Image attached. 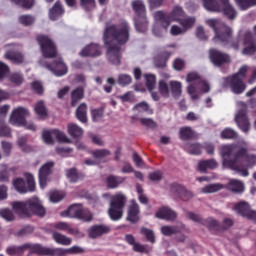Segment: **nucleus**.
<instances>
[{
	"label": "nucleus",
	"instance_id": "obj_41",
	"mask_svg": "<svg viewBox=\"0 0 256 256\" xmlns=\"http://www.w3.org/2000/svg\"><path fill=\"white\" fill-rule=\"evenodd\" d=\"M34 111L40 119L47 118V106H45V102L40 100L34 106Z\"/></svg>",
	"mask_w": 256,
	"mask_h": 256
},
{
	"label": "nucleus",
	"instance_id": "obj_42",
	"mask_svg": "<svg viewBox=\"0 0 256 256\" xmlns=\"http://www.w3.org/2000/svg\"><path fill=\"white\" fill-rule=\"evenodd\" d=\"M76 117L81 123H87V104H80L76 110Z\"/></svg>",
	"mask_w": 256,
	"mask_h": 256
},
{
	"label": "nucleus",
	"instance_id": "obj_11",
	"mask_svg": "<svg viewBox=\"0 0 256 256\" xmlns=\"http://www.w3.org/2000/svg\"><path fill=\"white\" fill-rule=\"evenodd\" d=\"M42 139L46 145H55V139L60 143H71V139L59 130H44L42 132Z\"/></svg>",
	"mask_w": 256,
	"mask_h": 256
},
{
	"label": "nucleus",
	"instance_id": "obj_33",
	"mask_svg": "<svg viewBox=\"0 0 256 256\" xmlns=\"http://www.w3.org/2000/svg\"><path fill=\"white\" fill-rule=\"evenodd\" d=\"M202 5L206 11L221 12V0H202Z\"/></svg>",
	"mask_w": 256,
	"mask_h": 256
},
{
	"label": "nucleus",
	"instance_id": "obj_14",
	"mask_svg": "<svg viewBox=\"0 0 256 256\" xmlns=\"http://www.w3.org/2000/svg\"><path fill=\"white\" fill-rule=\"evenodd\" d=\"M25 250L36 255L57 256V248L43 247L40 244H24Z\"/></svg>",
	"mask_w": 256,
	"mask_h": 256
},
{
	"label": "nucleus",
	"instance_id": "obj_1",
	"mask_svg": "<svg viewBox=\"0 0 256 256\" xmlns=\"http://www.w3.org/2000/svg\"><path fill=\"white\" fill-rule=\"evenodd\" d=\"M129 41V24L107 25L104 31V42L107 45V59L112 65L121 63V47Z\"/></svg>",
	"mask_w": 256,
	"mask_h": 256
},
{
	"label": "nucleus",
	"instance_id": "obj_4",
	"mask_svg": "<svg viewBox=\"0 0 256 256\" xmlns=\"http://www.w3.org/2000/svg\"><path fill=\"white\" fill-rule=\"evenodd\" d=\"M208 27H211L215 33L214 41H221V43H229L233 35V29L225 25L221 20L209 18L205 21Z\"/></svg>",
	"mask_w": 256,
	"mask_h": 256
},
{
	"label": "nucleus",
	"instance_id": "obj_52",
	"mask_svg": "<svg viewBox=\"0 0 256 256\" xmlns=\"http://www.w3.org/2000/svg\"><path fill=\"white\" fill-rule=\"evenodd\" d=\"M159 93L162 97H169V93H171V87L164 80L159 82Z\"/></svg>",
	"mask_w": 256,
	"mask_h": 256
},
{
	"label": "nucleus",
	"instance_id": "obj_37",
	"mask_svg": "<svg viewBox=\"0 0 256 256\" xmlns=\"http://www.w3.org/2000/svg\"><path fill=\"white\" fill-rule=\"evenodd\" d=\"M5 58L11 61L12 63H15L16 65H19L25 61V58L21 52H6Z\"/></svg>",
	"mask_w": 256,
	"mask_h": 256
},
{
	"label": "nucleus",
	"instance_id": "obj_51",
	"mask_svg": "<svg viewBox=\"0 0 256 256\" xmlns=\"http://www.w3.org/2000/svg\"><path fill=\"white\" fill-rule=\"evenodd\" d=\"M133 82V78L128 74H119L118 75V84L121 87H127V85H131Z\"/></svg>",
	"mask_w": 256,
	"mask_h": 256
},
{
	"label": "nucleus",
	"instance_id": "obj_53",
	"mask_svg": "<svg viewBox=\"0 0 256 256\" xmlns=\"http://www.w3.org/2000/svg\"><path fill=\"white\" fill-rule=\"evenodd\" d=\"M186 81L190 85H198L199 81H201V76L197 72H190L186 76Z\"/></svg>",
	"mask_w": 256,
	"mask_h": 256
},
{
	"label": "nucleus",
	"instance_id": "obj_49",
	"mask_svg": "<svg viewBox=\"0 0 256 256\" xmlns=\"http://www.w3.org/2000/svg\"><path fill=\"white\" fill-rule=\"evenodd\" d=\"M109 155H111V151L108 149H98L92 152V156L97 161H101V159H105V157H109Z\"/></svg>",
	"mask_w": 256,
	"mask_h": 256
},
{
	"label": "nucleus",
	"instance_id": "obj_6",
	"mask_svg": "<svg viewBox=\"0 0 256 256\" xmlns=\"http://www.w3.org/2000/svg\"><path fill=\"white\" fill-rule=\"evenodd\" d=\"M252 39L253 33L246 32L243 36L239 35L236 39H234L232 41L231 47L237 51L241 45L244 44L246 47L242 50V55H255L256 45Z\"/></svg>",
	"mask_w": 256,
	"mask_h": 256
},
{
	"label": "nucleus",
	"instance_id": "obj_56",
	"mask_svg": "<svg viewBox=\"0 0 256 256\" xmlns=\"http://www.w3.org/2000/svg\"><path fill=\"white\" fill-rule=\"evenodd\" d=\"M8 255H20L21 253H25V244L21 246H11L7 248Z\"/></svg>",
	"mask_w": 256,
	"mask_h": 256
},
{
	"label": "nucleus",
	"instance_id": "obj_35",
	"mask_svg": "<svg viewBox=\"0 0 256 256\" xmlns=\"http://www.w3.org/2000/svg\"><path fill=\"white\" fill-rule=\"evenodd\" d=\"M207 169H217V161L210 159L202 160L198 163V170L201 173H205Z\"/></svg>",
	"mask_w": 256,
	"mask_h": 256
},
{
	"label": "nucleus",
	"instance_id": "obj_12",
	"mask_svg": "<svg viewBox=\"0 0 256 256\" xmlns=\"http://www.w3.org/2000/svg\"><path fill=\"white\" fill-rule=\"evenodd\" d=\"M26 181L23 178H16L13 180L14 189L18 193H28V191H35V177L32 174H26Z\"/></svg>",
	"mask_w": 256,
	"mask_h": 256
},
{
	"label": "nucleus",
	"instance_id": "obj_46",
	"mask_svg": "<svg viewBox=\"0 0 256 256\" xmlns=\"http://www.w3.org/2000/svg\"><path fill=\"white\" fill-rule=\"evenodd\" d=\"M133 110L138 111L139 113H148V115H153V109L149 107V104L147 102H140L136 104Z\"/></svg>",
	"mask_w": 256,
	"mask_h": 256
},
{
	"label": "nucleus",
	"instance_id": "obj_16",
	"mask_svg": "<svg viewBox=\"0 0 256 256\" xmlns=\"http://www.w3.org/2000/svg\"><path fill=\"white\" fill-rule=\"evenodd\" d=\"M233 211L241 215L242 217H246L247 219H252V221H256V211L251 209L249 203L242 201L234 205Z\"/></svg>",
	"mask_w": 256,
	"mask_h": 256
},
{
	"label": "nucleus",
	"instance_id": "obj_57",
	"mask_svg": "<svg viewBox=\"0 0 256 256\" xmlns=\"http://www.w3.org/2000/svg\"><path fill=\"white\" fill-rule=\"evenodd\" d=\"M141 233L144 235V237H146L149 243H155V232L153 230L148 228H141Z\"/></svg>",
	"mask_w": 256,
	"mask_h": 256
},
{
	"label": "nucleus",
	"instance_id": "obj_17",
	"mask_svg": "<svg viewBox=\"0 0 256 256\" xmlns=\"http://www.w3.org/2000/svg\"><path fill=\"white\" fill-rule=\"evenodd\" d=\"M226 85H229L231 88L232 93L235 95H241L247 89V85H245V82L237 76H229L225 78Z\"/></svg>",
	"mask_w": 256,
	"mask_h": 256
},
{
	"label": "nucleus",
	"instance_id": "obj_32",
	"mask_svg": "<svg viewBox=\"0 0 256 256\" xmlns=\"http://www.w3.org/2000/svg\"><path fill=\"white\" fill-rule=\"evenodd\" d=\"M186 14L185 11L181 6H174L171 13L168 16L167 21L171 23V21H177L178 23L185 18Z\"/></svg>",
	"mask_w": 256,
	"mask_h": 256
},
{
	"label": "nucleus",
	"instance_id": "obj_2",
	"mask_svg": "<svg viewBox=\"0 0 256 256\" xmlns=\"http://www.w3.org/2000/svg\"><path fill=\"white\" fill-rule=\"evenodd\" d=\"M222 157V167L231 169L242 177H249V170L241 165V157L247 155V143L241 141L238 145H222L219 148Z\"/></svg>",
	"mask_w": 256,
	"mask_h": 256
},
{
	"label": "nucleus",
	"instance_id": "obj_21",
	"mask_svg": "<svg viewBox=\"0 0 256 256\" xmlns=\"http://www.w3.org/2000/svg\"><path fill=\"white\" fill-rule=\"evenodd\" d=\"M55 167V162L49 161L44 164L39 170V181L41 189H45L47 185L48 177L51 175V170Z\"/></svg>",
	"mask_w": 256,
	"mask_h": 256
},
{
	"label": "nucleus",
	"instance_id": "obj_34",
	"mask_svg": "<svg viewBox=\"0 0 256 256\" xmlns=\"http://www.w3.org/2000/svg\"><path fill=\"white\" fill-rule=\"evenodd\" d=\"M52 239L57 243L58 245H64V247H69L72 243V239L59 233V232H52Z\"/></svg>",
	"mask_w": 256,
	"mask_h": 256
},
{
	"label": "nucleus",
	"instance_id": "obj_27",
	"mask_svg": "<svg viewBox=\"0 0 256 256\" xmlns=\"http://www.w3.org/2000/svg\"><path fill=\"white\" fill-rule=\"evenodd\" d=\"M85 253V249L81 246H72L70 248H56V256L81 255Z\"/></svg>",
	"mask_w": 256,
	"mask_h": 256
},
{
	"label": "nucleus",
	"instance_id": "obj_39",
	"mask_svg": "<svg viewBox=\"0 0 256 256\" xmlns=\"http://www.w3.org/2000/svg\"><path fill=\"white\" fill-rule=\"evenodd\" d=\"M63 13H65V11L63 10V6H61L60 2H56L49 11V17L52 21H55L57 17H61Z\"/></svg>",
	"mask_w": 256,
	"mask_h": 256
},
{
	"label": "nucleus",
	"instance_id": "obj_60",
	"mask_svg": "<svg viewBox=\"0 0 256 256\" xmlns=\"http://www.w3.org/2000/svg\"><path fill=\"white\" fill-rule=\"evenodd\" d=\"M202 225H206L207 227H211L212 229H221V224L214 218H207L202 221Z\"/></svg>",
	"mask_w": 256,
	"mask_h": 256
},
{
	"label": "nucleus",
	"instance_id": "obj_13",
	"mask_svg": "<svg viewBox=\"0 0 256 256\" xmlns=\"http://www.w3.org/2000/svg\"><path fill=\"white\" fill-rule=\"evenodd\" d=\"M37 41L42 49L44 57L51 59L57 55L55 44L47 36H38Z\"/></svg>",
	"mask_w": 256,
	"mask_h": 256
},
{
	"label": "nucleus",
	"instance_id": "obj_8",
	"mask_svg": "<svg viewBox=\"0 0 256 256\" xmlns=\"http://www.w3.org/2000/svg\"><path fill=\"white\" fill-rule=\"evenodd\" d=\"M237 107L239 110L235 115V122L243 133H249L251 123H249V118H247V104L244 102H238Z\"/></svg>",
	"mask_w": 256,
	"mask_h": 256
},
{
	"label": "nucleus",
	"instance_id": "obj_10",
	"mask_svg": "<svg viewBox=\"0 0 256 256\" xmlns=\"http://www.w3.org/2000/svg\"><path fill=\"white\" fill-rule=\"evenodd\" d=\"M154 18L156 22L153 27V34L156 37H163V35L167 33V27L171 25V22L167 20V17L165 16V12L163 11L155 12Z\"/></svg>",
	"mask_w": 256,
	"mask_h": 256
},
{
	"label": "nucleus",
	"instance_id": "obj_64",
	"mask_svg": "<svg viewBox=\"0 0 256 256\" xmlns=\"http://www.w3.org/2000/svg\"><path fill=\"white\" fill-rule=\"evenodd\" d=\"M78 219L85 222L93 221V213H91V211L87 210L86 208H82L80 218Z\"/></svg>",
	"mask_w": 256,
	"mask_h": 256
},
{
	"label": "nucleus",
	"instance_id": "obj_30",
	"mask_svg": "<svg viewBox=\"0 0 256 256\" xmlns=\"http://www.w3.org/2000/svg\"><path fill=\"white\" fill-rule=\"evenodd\" d=\"M226 189L231 193H243L245 191V184L241 180L230 179L226 185Z\"/></svg>",
	"mask_w": 256,
	"mask_h": 256
},
{
	"label": "nucleus",
	"instance_id": "obj_62",
	"mask_svg": "<svg viewBox=\"0 0 256 256\" xmlns=\"http://www.w3.org/2000/svg\"><path fill=\"white\" fill-rule=\"evenodd\" d=\"M31 88L34 91V93H37V95H43V93H45V88L43 87V84L40 81L32 82Z\"/></svg>",
	"mask_w": 256,
	"mask_h": 256
},
{
	"label": "nucleus",
	"instance_id": "obj_15",
	"mask_svg": "<svg viewBox=\"0 0 256 256\" xmlns=\"http://www.w3.org/2000/svg\"><path fill=\"white\" fill-rule=\"evenodd\" d=\"M26 117H29V110L25 107H18L12 111L10 123L11 125H16L17 127L25 125Z\"/></svg>",
	"mask_w": 256,
	"mask_h": 256
},
{
	"label": "nucleus",
	"instance_id": "obj_23",
	"mask_svg": "<svg viewBox=\"0 0 256 256\" xmlns=\"http://www.w3.org/2000/svg\"><path fill=\"white\" fill-rule=\"evenodd\" d=\"M101 46L99 44L91 43L86 45L79 52L80 57H101Z\"/></svg>",
	"mask_w": 256,
	"mask_h": 256
},
{
	"label": "nucleus",
	"instance_id": "obj_63",
	"mask_svg": "<svg viewBox=\"0 0 256 256\" xmlns=\"http://www.w3.org/2000/svg\"><path fill=\"white\" fill-rule=\"evenodd\" d=\"M221 137L222 139H235L237 137V133L231 128H226L221 132Z\"/></svg>",
	"mask_w": 256,
	"mask_h": 256
},
{
	"label": "nucleus",
	"instance_id": "obj_44",
	"mask_svg": "<svg viewBox=\"0 0 256 256\" xmlns=\"http://www.w3.org/2000/svg\"><path fill=\"white\" fill-rule=\"evenodd\" d=\"M221 189H225V186L221 183L209 184L201 189V193H217Z\"/></svg>",
	"mask_w": 256,
	"mask_h": 256
},
{
	"label": "nucleus",
	"instance_id": "obj_19",
	"mask_svg": "<svg viewBox=\"0 0 256 256\" xmlns=\"http://www.w3.org/2000/svg\"><path fill=\"white\" fill-rule=\"evenodd\" d=\"M209 55L211 62L216 67H220V65H225V63H231V56L219 50L210 49Z\"/></svg>",
	"mask_w": 256,
	"mask_h": 256
},
{
	"label": "nucleus",
	"instance_id": "obj_61",
	"mask_svg": "<svg viewBox=\"0 0 256 256\" xmlns=\"http://www.w3.org/2000/svg\"><path fill=\"white\" fill-rule=\"evenodd\" d=\"M0 217H2V219H5V221H14L15 220V214H13V212L9 209H1Z\"/></svg>",
	"mask_w": 256,
	"mask_h": 256
},
{
	"label": "nucleus",
	"instance_id": "obj_36",
	"mask_svg": "<svg viewBox=\"0 0 256 256\" xmlns=\"http://www.w3.org/2000/svg\"><path fill=\"white\" fill-rule=\"evenodd\" d=\"M125 178L119 176H108L106 179V185L108 189H117L121 183H124Z\"/></svg>",
	"mask_w": 256,
	"mask_h": 256
},
{
	"label": "nucleus",
	"instance_id": "obj_31",
	"mask_svg": "<svg viewBox=\"0 0 256 256\" xmlns=\"http://www.w3.org/2000/svg\"><path fill=\"white\" fill-rule=\"evenodd\" d=\"M139 213V204L132 201L128 207L127 221H130V223H137V221H139Z\"/></svg>",
	"mask_w": 256,
	"mask_h": 256
},
{
	"label": "nucleus",
	"instance_id": "obj_58",
	"mask_svg": "<svg viewBox=\"0 0 256 256\" xmlns=\"http://www.w3.org/2000/svg\"><path fill=\"white\" fill-rule=\"evenodd\" d=\"M193 137V129L189 127H184L180 129V139L183 141H187V139H191Z\"/></svg>",
	"mask_w": 256,
	"mask_h": 256
},
{
	"label": "nucleus",
	"instance_id": "obj_25",
	"mask_svg": "<svg viewBox=\"0 0 256 256\" xmlns=\"http://www.w3.org/2000/svg\"><path fill=\"white\" fill-rule=\"evenodd\" d=\"M220 3L223 5L221 11H223L224 17H227L229 21H235L238 15L235 7L229 3V0H220Z\"/></svg>",
	"mask_w": 256,
	"mask_h": 256
},
{
	"label": "nucleus",
	"instance_id": "obj_43",
	"mask_svg": "<svg viewBox=\"0 0 256 256\" xmlns=\"http://www.w3.org/2000/svg\"><path fill=\"white\" fill-rule=\"evenodd\" d=\"M68 133L74 139H77L83 135V128L79 127L77 124H68Z\"/></svg>",
	"mask_w": 256,
	"mask_h": 256
},
{
	"label": "nucleus",
	"instance_id": "obj_26",
	"mask_svg": "<svg viewBox=\"0 0 256 256\" xmlns=\"http://www.w3.org/2000/svg\"><path fill=\"white\" fill-rule=\"evenodd\" d=\"M155 217H157V219H163L164 221L173 222L177 219V212L169 207H162L156 212Z\"/></svg>",
	"mask_w": 256,
	"mask_h": 256
},
{
	"label": "nucleus",
	"instance_id": "obj_20",
	"mask_svg": "<svg viewBox=\"0 0 256 256\" xmlns=\"http://www.w3.org/2000/svg\"><path fill=\"white\" fill-rule=\"evenodd\" d=\"M170 190L173 195L179 197L180 199H183V201H190V199H193L194 197L193 192H191V190H188L181 184H172L170 186Z\"/></svg>",
	"mask_w": 256,
	"mask_h": 256
},
{
	"label": "nucleus",
	"instance_id": "obj_29",
	"mask_svg": "<svg viewBox=\"0 0 256 256\" xmlns=\"http://www.w3.org/2000/svg\"><path fill=\"white\" fill-rule=\"evenodd\" d=\"M54 228L58 231H67L69 235H75L76 237H85V234H83V232L79 231V229L77 228H71V226H69L67 222L55 223Z\"/></svg>",
	"mask_w": 256,
	"mask_h": 256
},
{
	"label": "nucleus",
	"instance_id": "obj_22",
	"mask_svg": "<svg viewBox=\"0 0 256 256\" xmlns=\"http://www.w3.org/2000/svg\"><path fill=\"white\" fill-rule=\"evenodd\" d=\"M46 67L56 77H63V75H67L69 71L67 69V65H65V63L62 62L61 59L55 61L53 64H47Z\"/></svg>",
	"mask_w": 256,
	"mask_h": 256
},
{
	"label": "nucleus",
	"instance_id": "obj_5",
	"mask_svg": "<svg viewBox=\"0 0 256 256\" xmlns=\"http://www.w3.org/2000/svg\"><path fill=\"white\" fill-rule=\"evenodd\" d=\"M127 203V196L119 192L111 196L108 215L112 221H119L123 218V209Z\"/></svg>",
	"mask_w": 256,
	"mask_h": 256
},
{
	"label": "nucleus",
	"instance_id": "obj_47",
	"mask_svg": "<svg viewBox=\"0 0 256 256\" xmlns=\"http://www.w3.org/2000/svg\"><path fill=\"white\" fill-rule=\"evenodd\" d=\"M83 93L84 90L82 87H79L72 92V107H75L77 103L83 99Z\"/></svg>",
	"mask_w": 256,
	"mask_h": 256
},
{
	"label": "nucleus",
	"instance_id": "obj_54",
	"mask_svg": "<svg viewBox=\"0 0 256 256\" xmlns=\"http://www.w3.org/2000/svg\"><path fill=\"white\" fill-rule=\"evenodd\" d=\"M146 86L149 89V91H153L155 89V85L157 84V78H155V75L153 74H146Z\"/></svg>",
	"mask_w": 256,
	"mask_h": 256
},
{
	"label": "nucleus",
	"instance_id": "obj_7",
	"mask_svg": "<svg viewBox=\"0 0 256 256\" xmlns=\"http://www.w3.org/2000/svg\"><path fill=\"white\" fill-rule=\"evenodd\" d=\"M132 8L133 11H135L136 15H138L135 18V27L137 31L140 33H144V31H147V17H145V3H143V0H134L132 1Z\"/></svg>",
	"mask_w": 256,
	"mask_h": 256
},
{
	"label": "nucleus",
	"instance_id": "obj_45",
	"mask_svg": "<svg viewBox=\"0 0 256 256\" xmlns=\"http://www.w3.org/2000/svg\"><path fill=\"white\" fill-rule=\"evenodd\" d=\"M235 3L241 11H247V9L256 5V0H235Z\"/></svg>",
	"mask_w": 256,
	"mask_h": 256
},
{
	"label": "nucleus",
	"instance_id": "obj_3",
	"mask_svg": "<svg viewBox=\"0 0 256 256\" xmlns=\"http://www.w3.org/2000/svg\"><path fill=\"white\" fill-rule=\"evenodd\" d=\"M14 211L19 215V217H31V215H38V217H45V207L43 202L39 200L38 197H32L26 202H14L12 204Z\"/></svg>",
	"mask_w": 256,
	"mask_h": 256
},
{
	"label": "nucleus",
	"instance_id": "obj_40",
	"mask_svg": "<svg viewBox=\"0 0 256 256\" xmlns=\"http://www.w3.org/2000/svg\"><path fill=\"white\" fill-rule=\"evenodd\" d=\"M196 23L195 17L191 16H184V18L179 22L181 25L182 29L187 33L189 29H193L194 25Z\"/></svg>",
	"mask_w": 256,
	"mask_h": 256
},
{
	"label": "nucleus",
	"instance_id": "obj_38",
	"mask_svg": "<svg viewBox=\"0 0 256 256\" xmlns=\"http://www.w3.org/2000/svg\"><path fill=\"white\" fill-rule=\"evenodd\" d=\"M170 91L176 99L179 98L181 93H183V84L179 81L172 80L169 82Z\"/></svg>",
	"mask_w": 256,
	"mask_h": 256
},
{
	"label": "nucleus",
	"instance_id": "obj_9",
	"mask_svg": "<svg viewBox=\"0 0 256 256\" xmlns=\"http://www.w3.org/2000/svg\"><path fill=\"white\" fill-rule=\"evenodd\" d=\"M186 91L192 101H197L203 93H209V91H211V84H209L207 80H201L196 85L189 84Z\"/></svg>",
	"mask_w": 256,
	"mask_h": 256
},
{
	"label": "nucleus",
	"instance_id": "obj_59",
	"mask_svg": "<svg viewBox=\"0 0 256 256\" xmlns=\"http://www.w3.org/2000/svg\"><path fill=\"white\" fill-rule=\"evenodd\" d=\"M7 181H9V168H7V165L2 164L0 170V182L7 183Z\"/></svg>",
	"mask_w": 256,
	"mask_h": 256
},
{
	"label": "nucleus",
	"instance_id": "obj_50",
	"mask_svg": "<svg viewBox=\"0 0 256 256\" xmlns=\"http://www.w3.org/2000/svg\"><path fill=\"white\" fill-rule=\"evenodd\" d=\"M18 146L24 153H31L33 151V147L27 143V138L23 136L18 138Z\"/></svg>",
	"mask_w": 256,
	"mask_h": 256
},
{
	"label": "nucleus",
	"instance_id": "obj_24",
	"mask_svg": "<svg viewBox=\"0 0 256 256\" xmlns=\"http://www.w3.org/2000/svg\"><path fill=\"white\" fill-rule=\"evenodd\" d=\"M185 229H187L185 224L180 222L177 225H164L160 228V231L165 237H171L172 235L181 233V231H185Z\"/></svg>",
	"mask_w": 256,
	"mask_h": 256
},
{
	"label": "nucleus",
	"instance_id": "obj_48",
	"mask_svg": "<svg viewBox=\"0 0 256 256\" xmlns=\"http://www.w3.org/2000/svg\"><path fill=\"white\" fill-rule=\"evenodd\" d=\"M18 21L21 25H24L25 27H29L35 23V16L26 14V15H21L18 18Z\"/></svg>",
	"mask_w": 256,
	"mask_h": 256
},
{
	"label": "nucleus",
	"instance_id": "obj_28",
	"mask_svg": "<svg viewBox=\"0 0 256 256\" xmlns=\"http://www.w3.org/2000/svg\"><path fill=\"white\" fill-rule=\"evenodd\" d=\"M83 212V205L74 204L70 206L66 211L62 212V217H70L71 219H79Z\"/></svg>",
	"mask_w": 256,
	"mask_h": 256
},
{
	"label": "nucleus",
	"instance_id": "obj_18",
	"mask_svg": "<svg viewBox=\"0 0 256 256\" xmlns=\"http://www.w3.org/2000/svg\"><path fill=\"white\" fill-rule=\"evenodd\" d=\"M111 228L105 224H95L88 229V237L90 239H100L103 235H109Z\"/></svg>",
	"mask_w": 256,
	"mask_h": 256
},
{
	"label": "nucleus",
	"instance_id": "obj_55",
	"mask_svg": "<svg viewBox=\"0 0 256 256\" xmlns=\"http://www.w3.org/2000/svg\"><path fill=\"white\" fill-rule=\"evenodd\" d=\"M64 197H65V194L59 191H52L49 194V199L51 203H59V201H63Z\"/></svg>",
	"mask_w": 256,
	"mask_h": 256
}]
</instances>
